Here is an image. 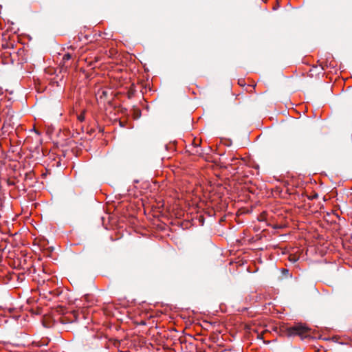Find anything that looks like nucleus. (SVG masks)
I'll list each match as a JSON object with an SVG mask.
<instances>
[{"label":"nucleus","mask_w":352,"mask_h":352,"mask_svg":"<svg viewBox=\"0 0 352 352\" xmlns=\"http://www.w3.org/2000/svg\"><path fill=\"white\" fill-rule=\"evenodd\" d=\"M309 328L306 325L298 324L287 328V334L289 336H299L302 338H305L309 331Z\"/></svg>","instance_id":"f257e3e1"},{"label":"nucleus","mask_w":352,"mask_h":352,"mask_svg":"<svg viewBox=\"0 0 352 352\" xmlns=\"http://www.w3.org/2000/svg\"><path fill=\"white\" fill-rule=\"evenodd\" d=\"M299 256L296 255H289V261L293 263H296L297 261H298Z\"/></svg>","instance_id":"f03ea898"},{"label":"nucleus","mask_w":352,"mask_h":352,"mask_svg":"<svg viewBox=\"0 0 352 352\" xmlns=\"http://www.w3.org/2000/svg\"><path fill=\"white\" fill-rule=\"evenodd\" d=\"M85 111H82L79 115H78L77 118L80 122H83L85 120Z\"/></svg>","instance_id":"7ed1b4c3"},{"label":"nucleus","mask_w":352,"mask_h":352,"mask_svg":"<svg viewBox=\"0 0 352 352\" xmlns=\"http://www.w3.org/2000/svg\"><path fill=\"white\" fill-rule=\"evenodd\" d=\"M71 55L69 54H66L63 56V60H68L71 58Z\"/></svg>","instance_id":"20e7f679"},{"label":"nucleus","mask_w":352,"mask_h":352,"mask_svg":"<svg viewBox=\"0 0 352 352\" xmlns=\"http://www.w3.org/2000/svg\"><path fill=\"white\" fill-rule=\"evenodd\" d=\"M102 94H103V95H105V94H106V92H105V91H103V92H102Z\"/></svg>","instance_id":"39448f33"}]
</instances>
